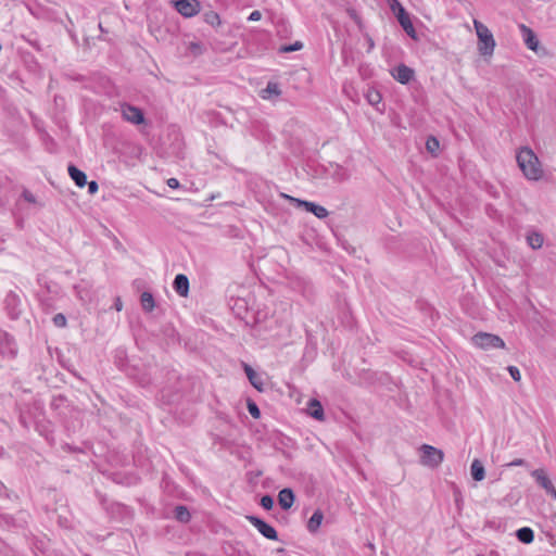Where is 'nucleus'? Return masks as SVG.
I'll return each instance as SVG.
<instances>
[{"label": "nucleus", "mask_w": 556, "mask_h": 556, "mask_svg": "<svg viewBox=\"0 0 556 556\" xmlns=\"http://www.w3.org/2000/svg\"><path fill=\"white\" fill-rule=\"evenodd\" d=\"M391 76L400 84H408L415 76L413 68L405 64H400L391 70Z\"/></svg>", "instance_id": "nucleus-12"}, {"label": "nucleus", "mask_w": 556, "mask_h": 556, "mask_svg": "<svg viewBox=\"0 0 556 556\" xmlns=\"http://www.w3.org/2000/svg\"><path fill=\"white\" fill-rule=\"evenodd\" d=\"M281 94L279 84L276 81L267 83V86L260 91V97L264 100H271L278 98Z\"/></svg>", "instance_id": "nucleus-18"}, {"label": "nucleus", "mask_w": 556, "mask_h": 556, "mask_svg": "<svg viewBox=\"0 0 556 556\" xmlns=\"http://www.w3.org/2000/svg\"><path fill=\"white\" fill-rule=\"evenodd\" d=\"M473 26L477 37L479 39V52L482 55L493 54L495 48V40L490 29L478 20H473Z\"/></svg>", "instance_id": "nucleus-3"}, {"label": "nucleus", "mask_w": 556, "mask_h": 556, "mask_svg": "<svg viewBox=\"0 0 556 556\" xmlns=\"http://www.w3.org/2000/svg\"><path fill=\"white\" fill-rule=\"evenodd\" d=\"M519 29L521 31L522 39H523V42L527 46V48L534 52H538L539 40H538L534 31L531 28H529L528 26H526L525 24H520Z\"/></svg>", "instance_id": "nucleus-13"}, {"label": "nucleus", "mask_w": 556, "mask_h": 556, "mask_svg": "<svg viewBox=\"0 0 556 556\" xmlns=\"http://www.w3.org/2000/svg\"><path fill=\"white\" fill-rule=\"evenodd\" d=\"M531 476L534 478L536 483L546 491L547 494L556 500V489L544 469H535L531 472Z\"/></svg>", "instance_id": "nucleus-11"}, {"label": "nucleus", "mask_w": 556, "mask_h": 556, "mask_svg": "<svg viewBox=\"0 0 556 556\" xmlns=\"http://www.w3.org/2000/svg\"><path fill=\"white\" fill-rule=\"evenodd\" d=\"M247 407H248V410L250 413V415L255 418V419H258L261 417V410L258 408V406L256 405L255 402L249 400L248 403H247Z\"/></svg>", "instance_id": "nucleus-30"}, {"label": "nucleus", "mask_w": 556, "mask_h": 556, "mask_svg": "<svg viewBox=\"0 0 556 556\" xmlns=\"http://www.w3.org/2000/svg\"><path fill=\"white\" fill-rule=\"evenodd\" d=\"M302 48H303V43L301 41H295L293 45L281 47L280 51L287 53V52H293V51L301 50Z\"/></svg>", "instance_id": "nucleus-34"}, {"label": "nucleus", "mask_w": 556, "mask_h": 556, "mask_svg": "<svg viewBox=\"0 0 556 556\" xmlns=\"http://www.w3.org/2000/svg\"><path fill=\"white\" fill-rule=\"evenodd\" d=\"M283 198L288 199L290 202L294 203L299 207H304L307 212L314 214L316 217L323 219L328 216V211L326 207L318 205L314 202L300 200L288 194H282Z\"/></svg>", "instance_id": "nucleus-8"}, {"label": "nucleus", "mask_w": 556, "mask_h": 556, "mask_svg": "<svg viewBox=\"0 0 556 556\" xmlns=\"http://www.w3.org/2000/svg\"><path fill=\"white\" fill-rule=\"evenodd\" d=\"M366 99L369 104L377 106L381 102L382 97L378 90L369 89L366 93Z\"/></svg>", "instance_id": "nucleus-28"}, {"label": "nucleus", "mask_w": 556, "mask_h": 556, "mask_svg": "<svg viewBox=\"0 0 556 556\" xmlns=\"http://www.w3.org/2000/svg\"><path fill=\"white\" fill-rule=\"evenodd\" d=\"M166 184H167V186H168L169 188H172V189H177V188H179V186H180V184H179L178 179H176V178H169V179H167Z\"/></svg>", "instance_id": "nucleus-40"}, {"label": "nucleus", "mask_w": 556, "mask_h": 556, "mask_svg": "<svg viewBox=\"0 0 556 556\" xmlns=\"http://www.w3.org/2000/svg\"><path fill=\"white\" fill-rule=\"evenodd\" d=\"M215 21L217 22L214 35L215 47L220 51L230 50L237 45L236 31L239 27L228 23H222L219 16L211 12V25H214Z\"/></svg>", "instance_id": "nucleus-1"}, {"label": "nucleus", "mask_w": 556, "mask_h": 556, "mask_svg": "<svg viewBox=\"0 0 556 556\" xmlns=\"http://www.w3.org/2000/svg\"><path fill=\"white\" fill-rule=\"evenodd\" d=\"M470 472L475 481H482L485 477V470L479 459H473L470 466Z\"/></svg>", "instance_id": "nucleus-23"}, {"label": "nucleus", "mask_w": 556, "mask_h": 556, "mask_svg": "<svg viewBox=\"0 0 556 556\" xmlns=\"http://www.w3.org/2000/svg\"><path fill=\"white\" fill-rule=\"evenodd\" d=\"M67 170H68L70 177L73 179V181L75 182V185L77 187L83 188L86 186L87 176L83 170H80L79 168H77L74 165H70Z\"/></svg>", "instance_id": "nucleus-21"}, {"label": "nucleus", "mask_w": 556, "mask_h": 556, "mask_svg": "<svg viewBox=\"0 0 556 556\" xmlns=\"http://www.w3.org/2000/svg\"><path fill=\"white\" fill-rule=\"evenodd\" d=\"M17 351L15 339L0 328V354L3 357L15 358Z\"/></svg>", "instance_id": "nucleus-6"}, {"label": "nucleus", "mask_w": 556, "mask_h": 556, "mask_svg": "<svg viewBox=\"0 0 556 556\" xmlns=\"http://www.w3.org/2000/svg\"><path fill=\"white\" fill-rule=\"evenodd\" d=\"M527 242L533 250H538L542 248L544 239L540 232L533 231L527 236Z\"/></svg>", "instance_id": "nucleus-26"}, {"label": "nucleus", "mask_w": 556, "mask_h": 556, "mask_svg": "<svg viewBox=\"0 0 556 556\" xmlns=\"http://www.w3.org/2000/svg\"><path fill=\"white\" fill-rule=\"evenodd\" d=\"M121 113L123 118L130 124L140 125L144 123V114L142 110L135 105L122 103Z\"/></svg>", "instance_id": "nucleus-9"}, {"label": "nucleus", "mask_w": 556, "mask_h": 556, "mask_svg": "<svg viewBox=\"0 0 556 556\" xmlns=\"http://www.w3.org/2000/svg\"><path fill=\"white\" fill-rule=\"evenodd\" d=\"M175 292L180 296H187L189 292V279L184 274H178L173 282Z\"/></svg>", "instance_id": "nucleus-17"}, {"label": "nucleus", "mask_w": 556, "mask_h": 556, "mask_svg": "<svg viewBox=\"0 0 556 556\" xmlns=\"http://www.w3.org/2000/svg\"><path fill=\"white\" fill-rule=\"evenodd\" d=\"M22 198L28 202V203H33L35 204L37 202L36 200V197L34 193H31L29 190L25 189L23 192H22Z\"/></svg>", "instance_id": "nucleus-37"}, {"label": "nucleus", "mask_w": 556, "mask_h": 556, "mask_svg": "<svg viewBox=\"0 0 556 556\" xmlns=\"http://www.w3.org/2000/svg\"><path fill=\"white\" fill-rule=\"evenodd\" d=\"M198 49H199V46H198V45H195V43H193V45H192V50H193V51H197Z\"/></svg>", "instance_id": "nucleus-46"}, {"label": "nucleus", "mask_w": 556, "mask_h": 556, "mask_svg": "<svg viewBox=\"0 0 556 556\" xmlns=\"http://www.w3.org/2000/svg\"><path fill=\"white\" fill-rule=\"evenodd\" d=\"M86 185L88 186V193L89 194L97 193V191L99 189V186H98V182L96 180L87 181Z\"/></svg>", "instance_id": "nucleus-38"}, {"label": "nucleus", "mask_w": 556, "mask_h": 556, "mask_svg": "<svg viewBox=\"0 0 556 556\" xmlns=\"http://www.w3.org/2000/svg\"><path fill=\"white\" fill-rule=\"evenodd\" d=\"M0 496H3V497H8L9 494H8V489L7 486L3 484L2 481H0Z\"/></svg>", "instance_id": "nucleus-42"}, {"label": "nucleus", "mask_w": 556, "mask_h": 556, "mask_svg": "<svg viewBox=\"0 0 556 556\" xmlns=\"http://www.w3.org/2000/svg\"><path fill=\"white\" fill-rule=\"evenodd\" d=\"M294 498L295 496L291 489L286 488L278 493V503L280 507L285 510L292 507Z\"/></svg>", "instance_id": "nucleus-19"}, {"label": "nucleus", "mask_w": 556, "mask_h": 556, "mask_svg": "<svg viewBox=\"0 0 556 556\" xmlns=\"http://www.w3.org/2000/svg\"><path fill=\"white\" fill-rule=\"evenodd\" d=\"M338 175H339V177H340V179H341V180H343V179H345V178H346V175H345V173H342V174H338Z\"/></svg>", "instance_id": "nucleus-45"}, {"label": "nucleus", "mask_w": 556, "mask_h": 556, "mask_svg": "<svg viewBox=\"0 0 556 556\" xmlns=\"http://www.w3.org/2000/svg\"><path fill=\"white\" fill-rule=\"evenodd\" d=\"M507 370L510 375V377L516 381H520L521 379V374H520V370L516 367V366H508L507 367Z\"/></svg>", "instance_id": "nucleus-36"}, {"label": "nucleus", "mask_w": 556, "mask_h": 556, "mask_svg": "<svg viewBox=\"0 0 556 556\" xmlns=\"http://www.w3.org/2000/svg\"><path fill=\"white\" fill-rule=\"evenodd\" d=\"M426 148L431 154H435L439 149V140L434 137H429L426 142Z\"/></svg>", "instance_id": "nucleus-31"}, {"label": "nucleus", "mask_w": 556, "mask_h": 556, "mask_svg": "<svg viewBox=\"0 0 556 556\" xmlns=\"http://www.w3.org/2000/svg\"><path fill=\"white\" fill-rule=\"evenodd\" d=\"M324 519V514L320 510H315L307 522V530L312 533L317 532Z\"/></svg>", "instance_id": "nucleus-24"}, {"label": "nucleus", "mask_w": 556, "mask_h": 556, "mask_svg": "<svg viewBox=\"0 0 556 556\" xmlns=\"http://www.w3.org/2000/svg\"><path fill=\"white\" fill-rule=\"evenodd\" d=\"M472 343L483 350L488 349H504L505 342L498 336L479 332L472 337Z\"/></svg>", "instance_id": "nucleus-5"}, {"label": "nucleus", "mask_w": 556, "mask_h": 556, "mask_svg": "<svg viewBox=\"0 0 556 556\" xmlns=\"http://www.w3.org/2000/svg\"><path fill=\"white\" fill-rule=\"evenodd\" d=\"M172 3L176 11L186 18L195 16L201 10L198 0H175Z\"/></svg>", "instance_id": "nucleus-7"}, {"label": "nucleus", "mask_w": 556, "mask_h": 556, "mask_svg": "<svg viewBox=\"0 0 556 556\" xmlns=\"http://www.w3.org/2000/svg\"><path fill=\"white\" fill-rule=\"evenodd\" d=\"M115 306H116V309H117V311H121V309H122V303H121V301H119V300H117V302H116Z\"/></svg>", "instance_id": "nucleus-44"}, {"label": "nucleus", "mask_w": 556, "mask_h": 556, "mask_svg": "<svg viewBox=\"0 0 556 556\" xmlns=\"http://www.w3.org/2000/svg\"><path fill=\"white\" fill-rule=\"evenodd\" d=\"M140 302L143 311L151 312L154 308V298L150 292H143L140 296Z\"/></svg>", "instance_id": "nucleus-27"}, {"label": "nucleus", "mask_w": 556, "mask_h": 556, "mask_svg": "<svg viewBox=\"0 0 556 556\" xmlns=\"http://www.w3.org/2000/svg\"><path fill=\"white\" fill-rule=\"evenodd\" d=\"M517 163L523 175L531 180H538L542 176V168L538 156L529 148H522L517 153Z\"/></svg>", "instance_id": "nucleus-2"}, {"label": "nucleus", "mask_w": 556, "mask_h": 556, "mask_svg": "<svg viewBox=\"0 0 556 556\" xmlns=\"http://www.w3.org/2000/svg\"><path fill=\"white\" fill-rule=\"evenodd\" d=\"M247 518L249 522L266 539L274 541L278 539L277 531L269 523L255 516H248Z\"/></svg>", "instance_id": "nucleus-10"}, {"label": "nucleus", "mask_w": 556, "mask_h": 556, "mask_svg": "<svg viewBox=\"0 0 556 556\" xmlns=\"http://www.w3.org/2000/svg\"><path fill=\"white\" fill-rule=\"evenodd\" d=\"M260 504H261V506H262L264 509L269 510V509H271V508H273V506H274V500H273V497H271V496H269V495H264V496H262V498H261V503H260Z\"/></svg>", "instance_id": "nucleus-35"}, {"label": "nucleus", "mask_w": 556, "mask_h": 556, "mask_svg": "<svg viewBox=\"0 0 556 556\" xmlns=\"http://www.w3.org/2000/svg\"><path fill=\"white\" fill-rule=\"evenodd\" d=\"M174 514L175 518L181 522H187L190 519V513L185 506H177Z\"/></svg>", "instance_id": "nucleus-29"}, {"label": "nucleus", "mask_w": 556, "mask_h": 556, "mask_svg": "<svg viewBox=\"0 0 556 556\" xmlns=\"http://www.w3.org/2000/svg\"><path fill=\"white\" fill-rule=\"evenodd\" d=\"M388 4L396 17H397V14H400V10H402L403 12H406L399 0H388Z\"/></svg>", "instance_id": "nucleus-33"}, {"label": "nucleus", "mask_w": 556, "mask_h": 556, "mask_svg": "<svg viewBox=\"0 0 556 556\" xmlns=\"http://www.w3.org/2000/svg\"><path fill=\"white\" fill-rule=\"evenodd\" d=\"M52 321L55 327L58 328H64L66 326V317L62 313L55 314L52 318Z\"/></svg>", "instance_id": "nucleus-32"}, {"label": "nucleus", "mask_w": 556, "mask_h": 556, "mask_svg": "<svg viewBox=\"0 0 556 556\" xmlns=\"http://www.w3.org/2000/svg\"><path fill=\"white\" fill-rule=\"evenodd\" d=\"M396 18H397L400 25L405 30V33L409 37L416 38V31H415V28L413 26V23H412L409 16H408V14L406 12H403L402 10H400V14H397Z\"/></svg>", "instance_id": "nucleus-20"}, {"label": "nucleus", "mask_w": 556, "mask_h": 556, "mask_svg": "<svg viewBox=\"0 0 556 556\" xmlns=\"http://www.w3.org/2000/svg\"><path fill=\"white\" fill-rule=\"evenodd\" d=\"M262 18V13L258 10L252 11L248 16L249 22H256Z\"/></svg>", "instance_id": "nucleus-39"}, {"label": "nucleus", "mask_w": 556, "mask_h": 556, "mask_svg": "<svg viewBox=\"0 0 556 556\" xmlns=\"http://www.w3.org/2000/svg\"><path fill=\"white\" fill-rule=\"evenodd\" d=\"M523 465H525V460L522 458H516L508 464L509 467H518V466H523Z\"/></svg>", "instance_id": "nucleus-41"}, {"label": "nucleus", "mask_w": 556, "mask_h": 556, "mask_svg": "<svg viewBox=\"0 0 556 556\" xmlns=\"http://www.w3.org/2000/svg\"><path fill=\"white\" fill-rule=\"evenodd\" d=\"M75 290H76V293L77 295L83 300V295H81V292H80V289H79V286H75Z\"/></svg>", "instance_id": "nucleus-43"}, {"label": "nucleus", "mask_w": 556, "mask_h": 556, "mask_svg": "<svg viewBox=\"0 0 556 556\" xmlns=\"http://www.w3.org/2000/svg\"><path fill=\"white\" fill-rule=\"evenodd\" d=\"M420 463L421 465L429 468H437L441 465L444 459L443 451L428 444H422L420 446Z\"/></svg>", "instance_id": "nucleus-4"}, {"label": "nucleus", "mask_w": 556, "mask_h": 556, "mask_svg": "<svg viewBox=\"0 0 556 556\" xmlns=\"http://www.w3.org/2000/svg\"><path fill=\"white\" fill-rule=\"evenodd\" d=\"M230 308L237 317L244 319L248 314L249 305L245 299L236 298L231 299Z\"/></svg>", "instance_id": "nucleus-16"}, {"label": "nucleus", "mask_w": 556, "mask_h": 556, "mask_svg": "<svg viewBox=\"0 0 556 556\" xmlns=\"http://www.w3.org/2000/svg\"><path fill=\"white\" fill-rule=\"evenodd\" d=\"M18 304H20V299H18V296L15 293L10 292V293L7 294V296H5V305H7V309H8L9 316L12 319H16L20 316V314H21V309L18 308Z\"/></svg>", "instance_id": "nucleus-15"}, {"label": "nucleus", "mask_w": 556, "mask_h": 556, "mask_svg": "<svg viewBox=\"0 0 556 556\" xmlns=\"http://www.w3.org/2000/svg\"><path fill=\"white\" fill-rule=\"evenodd\" d=\"M243 370L250 381V383L257 390H264V378L263 375L255 371L249 364L243 363Z\"/></svg>", "instance_id": "nucleus-14"}, {"label": "nucleus", "mask_w": 556, "mask_h": 556, "mask_svg": "<svg viewBox=\"0 0 556 556\" xmlns=\"http://www.w3.org/2000/svg\"><path fill=\"white\" fill-rule=\"evenodd\" d=\"M307 414L316 420L324 419V408L318 400L312 399L308 401Z\"/></svg>", "instance_id": "nucleus-22"}, {"label": "nucleus", "mask_w": 556, "mask_h": 556, "mask_svg": "<svg viewBox=\"0 0 556 556\" xmlns=\"http://www.w3.org/2000/svg\"><path fill=\"white\" fill-rule=\"evenodd\" d=\"M516 535L522 543L529 544L534 540V532L531 528L523 527L517 530Z\"/></svg>", "instance_id": "nucleus-25"}]
</instances>
